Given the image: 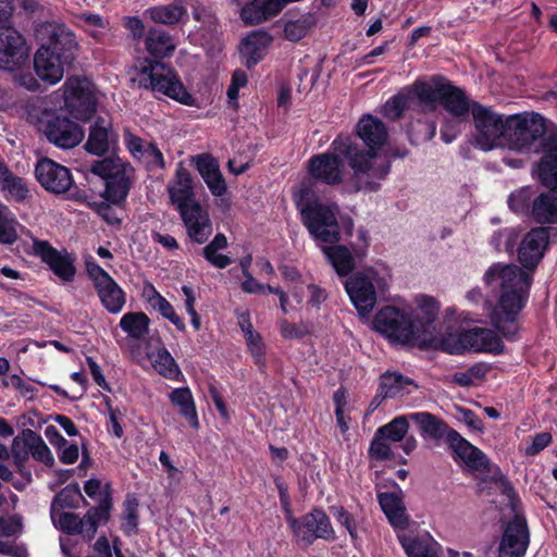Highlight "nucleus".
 I'll use <instances>...</instances> for the list:
<instances>
[{"mask_svg":"<svg viewBox=\"0 0 557 557\" xmlns=\"http://www.w3.org/2000/svg\"><path fill=\"white\" fill-rule=\"evenodd\" d=\"M387 136V128L380 119L364 114L354 133L339 134L327 151L308 159L307 173L313 182L335 187L344 182L346 162L352 171L351 181L356 191H379V181L385 180L391 172L389 162H379L376 156V150L386 143Z\"/></svg>","mask_w":557,"mask_h":557,"instance_id":"f257e3e1","label":"nucleus"},{"mask_svg":"<svg viewBox=\"0 0 557 557\" xmlns=\"http://www.w3.org/2000/svg\"><path fill=\"white\" fill-rule=\"evenodd\" d=\"M293 200L300 214V221L310 237L319 243L322 253L339 277H348L356 268L351 247L338 244L342 240L337 219V206L320 200L311 185L302 183L294 193Z\"/></svg>","mask_w":557,"mask_h":557,"instance_id":"f03ea898","label":"nucleus"},{"mask_svg":"<svg viewBox=\"0 0 557 557\" xmlns=\"http://www.w3.org/2000/svg\"><path fill=\"white\" fill-rule=\"evenodd\" d=\"M483 282L496 301L491 310L492 325L509 342L520 338L522 310L527 307L533 277L516 264L493 263Z\"/></svg>","mask_w":557,"mask_h":557,"instance_id":"7ed1b4c3","label":"nucleus"},{"mask_svg":"<svg viewBox=\"0 0 557 557\" xmlns=\"http://www.w3.org/2000/svg\"><path fill=\"white\" fill-rule=\"evenodd\" d=\"M144 44L153 59H138L136 65L139 75L138 87L160 92L182 104L194 106L195 98L186 89L180 76L160 61L173 54L176 48L173 36L163 28L152 26L147 30Z\"/></svg>","mask_w":557,"mask_h":557,"instance_id":"20e7f679","label":"nucleus"},{"mask_svg":"<svg viewBox=\"0 0 557 557\" xmlns=\"http://www.w3.org/2000/svg\"><path fill=\"white\" fill-rule=\"evenodd\" d=\"M35 35L40 41L34 55L35 72L41 81L54 85L77 57L76 36L66 25L50 22L38 25Z\"/></svg>","mask_w":557,"mask_h":557,"instance_id":"39448f33","label":"nucleus"},{"mask_svg":"<svg viewBox=\"0 0 557 557\" xmlns=\"http://www.w3.org/2000/svg\"><path fill=\"white\" fill-rule=\"evenodd\" d=\"M438 311L435 298L422 295L413 314L394 306H385L375 313L373 326L391 343L414 344L421 337L433 334Z\"/></svg>","mask_w":557,"mask_h":557,"instance_id":"423d86ee","label":"nucleus"},{"mask_svg":"<svg viewBox=\"0 0 557 557\" xmlns=\"http://www.w3.org/2000/svg\"><path fill=\"white\" fill-rule=\"evenodd\" d=\"M420 96L422 107L434 109L436 104H441L448 114L459 121L468 119L476 102L468 98L465 89L454 85L441 74L431 75L429 79L423 78Z\"/></svg>","mask_w":557,"mask_h":557,"instance_id":"0eeeda50","label":"nucleus"},{"mask_svg":"<svg viewBox=\"0 0 557 557\" xmlns=\"http://www.w3.org/2000/svg\"><path fill=\"white\" fill-rule=\"evenodd\" d=\"M506 141L511 149L522 153H536L541 143L548 137L546 120L536 112H522L505 119Z\"/></svg>","mask_w":557,"mask_h":557,"instance_id":"6e6552de","label":"nucleus"},{"mask_svg":"<svg viewBox=\"0 0 557 557\" xmlns=\"http://www.w3.org/2000/svg\"><path fill=\"white\" fill-rule=\"evenodd\" d=\"M13 0H0V70L16 71L29 60L25 37L12 25Z\"/></svg>","mask_w":557,"mask_h":557,"instance_id":"1a4fd4ad","label":"nucleus"},{"mask_svg":"<svg viewBox=\"0 0 557 557\" xmlns=\"http://www.w3.org/2000/svg\"><path fill=\"white\" fill-rule=\"evenodd\" d=\"M168 190L190 239L197 244L206 243L212 233V225L208 212L196 200L194 188L169 187Z\"/></svg>","mask_w":557,"mask_h":557,"instance_id":"9d476101","label":"nucleus"},{"mask_svg":"<svg viewBox=\"0 0 557 557\" xmlns=\"http://www.w3.org/2000/svg\"><path fill=\"white\" fill-rule=\"evenodd\" d=\"M438 347L450 355H462L466 351L491 352L500 355L504 351L502 338L492 330L474 327L455 334L447 333L440 339Z\"/></svg>","mask_w":557,"mask_h":557,"instance_id":"9b49d317","label":"nucleus"},{"mask_svg":"<svg viewBox=\"0 0 557 557\" xmlns=\"http://www.w3.org/2000/svg\"><path fill=\"white\" fill-rule=\"evenodd\" d=\"M61 89L63 91V109L72 119L88 122L95 116L98 99L89 79L81 76L67 77Z\"/></svg>","mask_w":557,"mask_h":557,"instance_id":"f8f14e48","label":"nucleus"},{"mask_svg":"<svg viewBox=\"0 0 557 557\" xmlns=\"http://www.w3.org/2000/svg\"><path fill=\"white\" fill-rule=\"evenodd\" d=\"M285 519L296 542L302 547L311 546L319 539L327 542L336 540V533L330 517L320 507H313L299 518L294 517L292 512Z\"/></svg>","mask_w":557,"mask_h":557,"instance_id":"ddd939ff","label":"nucleus"},{"mask_svg":"<svg viewBox=\"0 0 557 557\" xmlns=\"http://www.w3.org/2000/svg\"><path fill=\"white\" fill-rule=\"evenodd\" d=\"M471 114L475 128V141L482 150H491L500 139H505L507 125L503 114L480 102H474Z\"/></svg>","mask_w":557,"mask_h":557,"instance_id":"4468645a","label":"nucleus"},{"mask_svg":"<svg viewBox=\"0 0 557 557\" xmlns=\"http://www.w3.org/2000/svg\"><path fill=\"white\" fill-rule=\"evenodd\" d=\"M513 516L503 525L498 542V557H524L530 545V529L525 516L516 509Z\"/></svg>","mask_w":557,"mask_h":557,"instance_id":"2eb2a0df","label":"nucleus"},{"mask_svg":"<svg viewBox=\"0 0 557 557\" xmlns=\"http://www.w3.org/2000/svg\"><path fill=\"white\" fill-rule=\"evenodd\" d=\"M377 277V271L373 268H368L352 273L344 283L350 301L361 315L369 314L376 304L374 282Z\"/></svg>","mask_w":557,"mask_h":557,"instance_id":"dca6fc26","label":"nucleus"},{"mask_svg":"<svg viewBox=\"0 0 557 557\" xmlns=\"http://www.w3.org/2000/svg\"><path fill=\"white\" fill-rule=\"evenodd\" d=\"M556 236L557 228L549 225L531 228L519 242L518 261L525 270L533 271L543 259L550 238Z\"/></svg>","mask_w":557,"mask_h":557,"instance_id":"f3484780","label":"nucleus"},{"mask_svg":"<svg viewBox=\"0 0 557 557\" xmlns=\"http://www.w3.org/2000/svg\"><path fill=\"white\" fill-rule=\"evenodd\" d=\"M33 253L40 258L41 262L47 264L49 270L65 283H71L75 278L76 267L75 258L66 250L60 251L48 240L35 238L33 240Z\"/></svg>","mask_w":557,"mask_h":557,"instance_id":"a211bd4d","label":"nucleus"},{"mask_svg":"<svg viewBox=\"0 0 557 557\" xmlns=\"http://www.w3.org/2000/svg\"><path fill=\"white\" fill-rule=\"evenodd\" d=\"M45 135L48 141L58 148L71 149L81 144L85 137V131L77 122L55 112L47 119Z\"/></svg>","mask_w":557,"mask_h":557,"instance_id":"6ab92c4d","label":"nucleus"},{"mask_svg":"<svg viewBox=\"0 0 557 557\" xmlns=\"http://www.w3.org/2000/svg\"><path fill=\"white\" fill-rule=\"evenodd\" d=\"M536 154L540 158L532 164L533 178L545 188L557 189V133H549Z\"/></svg>","mask_w":557,"mask_h":557,"instance_id":"aec40b11","label":"nucleus"},{"mask_svg":"<svg viewBox=\"0 0 557 557\" xmlns=\"http://www.w3.org/2000/svg\"><path fill=\"white\" fill-rule=\"evenodd\" d=\"M35 176L41 187L53 194L69 191L74 183L70 170L49 158L38 160Z\"/></svg>","mask_w":557,"mask_h":557,"instance_id":"412c9836","label":"nucleus"},{"mask_svg":"<svg viewBox=\"0 0 557 557\" xmlns=\"http://www.w3.org/2000/svg\"><path fill=\"white\" fill-rule=\"evenodd\" d=\"M450 441L448 448L450 450L451 458L456 462L463 463L472 471H490V460L479 447L471 444L459 432L458 434H450Z\"/></svg>","mask_w":557,"mask_h":557,"instance_id":"4be33fe9","label":"nucleus"},{"mask_svg":"<svg viewBox=\"0 0 557 557\" xmlns=\"http://www.w3.org/2000/svg\"><path fill=\"white\" fill-rule=\"evenodd\" d=\"M421 87L423 88V78H417L412 84L401 88L384 103L383 115L395 122L404 116L405 111L412 109L416 102L421 106Z\"/></svg>","mask_w":557,"mask_h":557,"instance_id":"5701e85b","label":"nucleus"},{"mask_svg":"<svg viewBox=\"0 0 557 557\" xmlns=\"http://www.w3.org/2000/svg\"><path fill=\"white\" fill-rule=\"evenodd\" d=\"M112 509L113 490L111 483H106L98 504L90 507L84 515V521L86 524V542H90L95 539L100 524L109 522Z\"/></svg>","mask_w":557,"mask_h":557,"instance_id":"b1692460","label":"nucleus"},{"mask_svg":"<svg viewBox=\"0 0 557 557\" xmlns=\"http://www.w3.org/2000/svg\"><path fill=\"white\" fill-rule=\"evenodd\" d=\"M116 135L112 123L102 116H97L89 126L88 138L84 149L94 156L103 157L110 151L111 143H115Z\"/></svg>","mask_w":557,"mask_h":557,"instance_id":"393cba45","label":"nucleus"},{"mask_svg":"<svg viewBox=\"0 0 557 557\" xmlns=\"http://www.w3.org/2000/svg\"><path fill=\"white\" fill-rule=\"evenodd\" d=\"M196 170L207 184L211 194L222 197L227 189L225 180L220 171L218 160L210 153H201L194 157Z\"/></svg>","mask_w":557,"mask_h":557,"instance_id":"a878e982","label":"nucleus"},{"mask_svg":"<svg viewBox=\"0 0 557 557\" xmlns=\"http://www.w3.org/2000/svg\"><path fill=\"white\" fill-rule=\"evenodd\" d=\"M409 418L419 426L422 436L430 437L436 442L445 440L448 445L451 442L450 434H458V431L450 428L446 421L431 412H413L409 414Z\"/></svg>","mask_w":557,"mask_h":557,"instance_id":"bb28decb","label":"nucleus"},{"mask_svg":"<svg viewBox=\"0 0 557 557\" xmlns=\"http://www.w3.org/2000/svg\"><path fill=\"white\" fill-rule=\"evenodd\" d=\"M284 0H252L240 10V18L246 25H258L284 9Z\"/></svg>","mask_w":557,"mask_h":557,"instance_id":"cd10ccee","label":"nucleus"},{"mask_svg":"<svg viewBox=\"0 0 557 557\" xmlns=\"http://www.w3.org/2000/svg\"><path fill=\"white\" fill-rule=\"evenodd\" d=\"M270 41V35L264 32L252 33L242 39L239 45L242 64L250 70L260 63L264 59Z\"/></svg>","mask_w":557,"mask_h":557,"instance_id":"c85d7f7f","label":"nucleus"},{"mask_svg":"<svg viewBox=\"0 0 557 557\" xmlns=\"http://www.w3.org/2000/svg\"><path fill=\"white\" fill-rule=\"evenodd\" d=\"M146 15L152 22L166 26L185 24L188 18L184 0H173L168 4L150 7L146 10Z\"/></svg>","mask_w":557,"mask_h":557,"instance_id":"c756f323","label":"nucleus"},{"mask_svg":"<svg viewBox=\"0 0 557 557\" xmlns=\"http://www.w3.org/2000/svg\"><path fill=\"white\" fill-rule=\"evenodd\" d=\"M128 171L115 172L113 177L104 181V190L100 196L109 203L114 206H123L125 203L133 184L132 178L127 174Z\"/></svg>","mask_w":557,"mask_h":557,"instance_id":"7c9ffc66","label":"nucleus"},{"mask_svg":"<svg viewBox=\"0 0 557 557\" xmlns=\"http://www.w3.org/2000/svg\"><path fill=\"white\" fill-rule=\"evenodd\" d=\"M377 502L389 523L399 529L408 525L409 517L400 496L395 493L383 492L377 494Z\"/></svg>","mask_w":557,"mask_h":557,"instance_id":"2f4dec72","label":"nucleus"},{"mask_svg":"<svg viewBox=\"0 0 557 557\" xmlns=\"http://www.w3.org/2000/svg\"><path fill=\"white\" fill-rule=\"evenodd\" d=\"M546 189V191L537 193L531 220L541 224V226H545L544 224L557 223V189Z\"/></svg>","mask_w":557,"mask_h":557,"instance_id":"473e14b6","label":"nucleus"},{"mask_svg":"<svg viewBox=\"0 0 557 557\" xmlns=\"http://www.w3.org/2000/svg\"><path fill=\"white\" fill-rule=\"evenodd\" d=\"M537 193L539 188L531 185L513 190L507 199L509 210L517 215L532 220Z\"/></svg>","mask_w":557,"mask_h":557,"instance_id":"72a5a7b5","label":"nucleus"},{"mask_svg":"<svg viewBox=\"0 0 557 557\" xmlns=\"http://www.w3.org/2000/svg\"><path fill=\"white\" fill-rule=\"evenodd\" d=\"M139 498L135 493H127L122 503V512L120 515V530L126 537L138 534L140 524Z\"/></svg>","mask_w":557,"mask_h":557,"instance_id":"f704fd0d","label":"nucleus"},{"mask_svg":"<svg viewBox=\"0 0 557 557\" xmlns=\"http://www.w3.org/2000/svg\"><path fill=\"white\" fill-rule=\"evenodd\" d=\"M95 290L109 313L116 314L122 311L126 304V293L113 277L103 284H98Z\"/></svg>","mask_w":557,"mask_h":557,"instance_id":"c9c22d12","label":"nucleus"},{"mask_svg":"<svg viewBox=\"0 0 557 557\" xmlns=\"http://www.w3.org/2000/svg\"><path fill=\"white\" fill-rule=\"evenodd\" d=\"M171 404L178 408V412L184 417L189 425L194 429H198L199 419L196 409L194 396L189 387L174 388L169 394Z\"/></svg>","mask_w":557,"mask_h":557,"instance_id":"e433bc0d","label":"nucleus"},{"mask_svg":"<svg viewBox=\"0 0 557 557\" xmlns=\"http://www.w3.org/2000/svg\"><path fill=\"white\" fill-rule=\"evenodd\" d=\"M21 443H23L28 455L32 454L33 458L42 462L46 467L51 468L54 465V457L47 446L42 437L32 429H24L22 431Z\"/></svg>","mask_w":557,"mask_h":557,"instance_id":"4c0bfd02","label":"nucleus"},{"mask_svg":"<svg viewBox=\"0 0 557 557\" xmlns=\"http://www.w3.org/2000/svg\"><path fill=\"white\" fill-rule=\"evenodd\" d=\"M0 184L7 199L23 202L28 196L24 180L13 174L4 161L0 160Z\"/></svg>","mask_w":557,"mask_h":557,"instance_id":"58836bf2","label":"nucleus"},{"mask_svg":"<svg viewBox=\"0 0 557 557\" xmlns=\"http://www.w3.org/2000/svg\"><path fill=\"white\" fill-rule=\"evenodd\" d=\"M119 326L128 337L143 341L149 334L150 319L143 311H129L122 315Z\"/></svg>","mask_w":557,"mask_h":557,"instance_id":"ea45409f","label":"nucleus"},{"mask_svg":"<svg viewBox=\"0 0 557 557\" xmlns=\"http://www.w3.org/2000/svg\"><path fill=\"white\" fill-rule=\"evenodd\" d=\"M413 385L414 381L409 376H406L397 371H385L379 377V388L388 398L401 397L405 394H409L407 386Z\"/></svg>","mask_w":557,"mask_h":557,"instance_id":"a19ab883","label":"nucleus"},{"mask_svg":"<svg viewBox=\"0 0 557 557\" xmlns=\"http://www.w3.org/2000/svg\"><path fill=\"white\" fill-rule=\"evenodd\" d=\"M156 371L168 380H177L182 375L181 369L165 346L159 347L156 352H148Z\"/></svg>","mask_w":557,"mask_h":557,"instance_id":"79ce46f5","label":"nucleus"},{"mask_svg":"<svg viewBox=\"0 0 557 557\" xmlns=\"http://www.w3.org/2000/svg\"><path fill=\"white\" fill-rule=\"evenodd\" d=\"M81 502L87 506L88 502L83 496L78 483L73 482L63 487L52 499L50 511L63 510L64 508L77 509Z\"/></svg>","mask_w":557,"mask_h":557,"instance_id":"37998d69","label":"nucleus"},{"mask_svg":"<svg viewBox=\"0 0 557 557\" xmlns=\"http://www.w3.org/2000/svg\"><path fill=\"white\" fill-rule=\"evenodd\" d=\"M51 520L57 529L69 535H82L86 541V524L84 517L67 511H50Z\"/></svg>","mask_w":557,"mask_h":557,"instance_id":"c03bdc74","label":"nucleus"},{"mask_svg":"<svg viewBox=\"0 0 557 557\" xmlns=\"http://www.w3.org/2000/svg\"><path fill=\"white\" fill-rule=\"evenodd\" d=\"M122 170H133L132 164L128 161H123L119 157H104L99 160L91 162L89 171L94 174L107 181L115 175V172Z\"/></svg>","mask_w":557,"mask_h":557,"instance_id":"a18cd8bd","label":"nucleus"},{"mask_svg":"<svg viewBox=\"0 0 557 557\" xmlns=\"http://www.w3.org/2000/svg\"><path fill=\"white\" fill-rule=\"evenodd\" d=\"M315 23L317 18L310 12L301 15L298 20H288L284 24V37L293 42L299 41L307 36Z\"/></svg>","mask_w":557,"mask_h":557,"instance_id":"49530a36","label":"nucleus"},{"mask_svg":"<svg viewBox=\"0 0 557 557\" xmlns=\"http://www.w3.org/2000/svg\"><path fill=\"white\" fill-rule=\"evenodd\" d=\"M149 288L152 293V296L149 297V304L158 310V312L164 318L172 322L178 331L184 332L186 330V325L183 319L176 314L174 307L171 302L165 299L153 285H149Z\"/></svg>","mask_w":557,"mask_h":557,"instance_id":"de8ad7c7","label":"nucleus"},{"mask_svg":"<svg viewBox=\"0 0 557 557\" xmlns=\"http://www.w3.org/2000/svg\"><path fill=\"white\" fill-rule=\"evenodd\" d=\"M520 242V232L512 227H505L494 232L490 244L497 251L512 255L517 251Z\"/></svg>","mask_w":557,"mask_h":557,"instance_id":"09e8293b","label":"nucleus"},{"mask_svg":"<svg viewBox=\"0 0 557 557\" xmlns=\"http://www.w3.org/2000/svg\"><path fill=\"white\" fill-rule=\"evenodd\" d=\"M409 414L398 416L388 423L376 429V432L388 442H401L409 430Z\"/></svg>","mask_w":557,"mask_h":557,"instance_id":"8fccbe9b","label":"nucleus"},{"mask_svg":"<svg viewBox=\"0 0 557 557\" xmlns=\"http://www.w3.org/2000/svg\"><path fill=\"white\" fill-rule=\"evenodd\" d=\"M193 17L201 23V27L211 34H216L220 29V22L215 11L210 5H203L199 2L193 5Z\"/></svg>","mask_w":557,"mask_h":557,"instance_id":"3c124183","label":"nucleus"},{"mask_svg":"<svg viewBox=\"0 0 557 557\" xmlns=\"http://www.w3.org/2000/svg\"><path fill=\"white\" fill-rule=\"evenodd\" d=\"M15 216L11 210L0 202V243L11 245L16 242Z\"/></svg>","mask_w":557,"mask_h":557,"instance_id":"603ef678","label":"nucleus"},{"mask_svg":"<svg viewBox=\"0 0 557 557\" xmlns=\"http://www.w3.org/2000/svg\"><path fill=\"white\" fill-rule=\"evenodd\" d=\"M368 456L371 460L375 461L396 460V455L392 450L389 442L376 431L370 442Z\"/></svg>","mask_w":557,"mask_h":557,"instance_id":"864d4df0","label":"nucleus"},{"mask_svg":"<svg viewBox=\"0 0 557 557\" xmlns=\"http://www.w3.org/2000/svg\"><path fill=\"white\" fill-rule=\"evenodd\" d=\"M399 543L407 557H438L426 542L418 537L400 536Z\"/></svg>","mask_w":557,"mask_h":557,"instance_id":"5fc2aeb1","label":"nucleus"},{"mask_svg":"<svg viewBox=\"0 0 557 557\" xmlns=\"http://www.w3.org/2000/svg\"><path fill=\"white\" fill-rule=\"evenodd\" d=\"M245 342L253 363L259 368L260 371H264L267 368V346L261 334L257 332L251 337H245Z\"/></svg>","mask_w":557,"mask_h":557,"instance_id":"6e6d98bb","label":"nucleus"},{"mask_svg":"<svg viewBox=\"0 0 557 557\" xmlns=\"http://www.w3.org/2000/svg\"><path fill=\"white\" fill-rule=\"evenodd\" d=\"M330 511L335 520L347 530L352 542L358 540L357 521L352 513H350L343 506H331Z\"/></svg>","mask_w":557,"mask_h":557,"instance_id":"4d7b16f0","label":"nucleus"},{"mask_svg":"<svg viewBox=\"0 0 557 557\" xmlns=\"http://www.w3.org/2000/svg\"><path fill=\"white\" fill-rule=\"evenodd\" d=\"M21 437L16 436L12 443V456L13 462L17 468V472L26 479L28 482L32 481V472L26 469V463L29 459L28 450L24 448H20L21 446Z\"/></svg>","mask_w":557,"mask_h":557,"instance_id":"13d9d810","label":"nucleus"},{"mask_svg":"<svg viewBox=\"0 0 557 557\" xmlns=\"http://www.w3.org/2000/svg\"><path fill=\"white\" fill-rule=\"evenodd\" d=\"M113 203H109L107 200L88 202V207L97 213L107 224L112 226H120L122 219H120L112 208Z\"/></svg>","mask_w":557,"mask_h":557,"instance_id":"bf43d9fd","label":"nucleus"},{"mask_svg":"<svg viewBox=\"0 0 557 557\" xmlns=\"http://www.w3.org/2000/svg\"><path fill=\"white\" fill-rule=\"evenodd\" d=\"M124 144L128 152L135 159L144 158L147 144L141 137L133 134L131 131L124 132Z\"/></svg>","mask_w":557,"mask_h":557,"instance_id":"052dcab7","label":"nucleus"},{"mask_svg":"<svg viewBox=\"0 0 557 557\" xmlns=\"http://www.w3.org/2000/svg\"><path fill=\"white\" fill-rule=\"evenodd\" d=\"M23 530V520L20 515H12L8 519L0 516V536L11 537Z\"/></svg>","mask_w":557,"mask_h":557,"instance_id":"680f3d73","label":"nucleus"},{"mask_svg":"<svg viewBox=\"0 0 557 557\" xmlns=\"http://www.w3.org/2000/svg\"><path fill=\"white\" fill-rule=\"evenodd\" d=\"M280 333L284 339H300L310 334L306 325L290 323L286 319L280 321Z\"/></svg>","mask_w":557,"mask_h":557,"instance_id":"e2e57ef3","label":"nucleus"},{"mask_svg":"<svg viewBox=\"0 0 557 557\" xmlns=\"http://www.w3.org/2000/svg\"><path fill=\"white\" fill-rule=\"evenodd\" d=\"M273 482L277 490L280 504H281V507H282V509L285 513V518H286V517L290 516V513L293 512L292 500H290L289 491H288V484L285 482V480L283 479L282 475H275L273 478Z\"/></svg>","mask_w":557,"mask_h":557,"instance_id":"0e129e2a","label":"nucleus"},{"mask_svg":"<svg viewBox=\"0 0 557 557\" xmlns=\"http://www.w3.org/2000/svg\"><path fill=\"white\" fill-rule=\"evenodd\" d=\"M77 20L82 23L85 30L88 28L111 29L109 20L97 13L83 12L77 15Z\"/></svg>","mask_w":557,"mask_h":557,"instance_id":"69168bd1","label":"nucleus"},{"mask_svg":"<svg viewBox=\"0 0 557 557\" xmlns=\"http://www.w3.org/2000/svg\"><path fill=\"white\" fill-rule=\"evenodd\" d=\"M86 271L88 276L94 283V287H98V284H103L111 280L112 276L102 269L92 258L86 260Z\"/></svg>","mask_w":557,"mask_h":557,"instance_id":"338daca9","label":"nucleus"},{"mask_svg":"<svg viewBox=\"0 0 557 557\" xmlns=\"http://www.w3.org/2000/svg\"><path fill=\"white\" fill-rule=\"evenodd\" d=\"M146 158V164L149 170L153 168L158 169H164L165 168V161L163 153L158 148L156 143H148L147 144V150L144 156Z\"/></svg>","mask_w":557,"mask_h":557,"instance_id":"774afa93","label":"nucleus"}]
</instances>
